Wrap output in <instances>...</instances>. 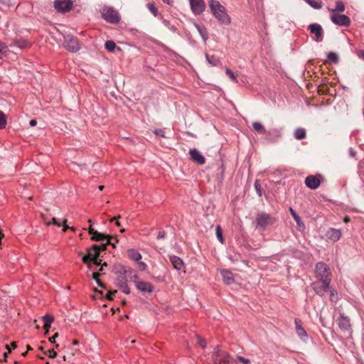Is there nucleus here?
Segmentation results:
<instances>
[{"label": "nucleus", "mask_w": 364, "mask_h": 364, "mask_svg": "<svg viewBox=\"0 0 364 364\" xmlns=\"http://www.w3.org/2000/svg\"><path fill=\"white\" fill-rule=\"evenodd\" d=\"M315 272L318 282L312 283L313 289L317 295L323 296L331 282V269L326 263L320 262L316 264Z\"/></svg>", "instance_id": "obj_1"}, {"label": "nucleus", "mask_w": 364, "mask_h": 364, "mask_svg": "<svg viewBox=\"0 0 364 364\" xmlns=\"http://www.w3.org/2000/svg\"><path fill=\"white\" fill-rule=\"evenodd\" d=\"M208 3L211 13L220 23L229 25L231 23L230 17L227 14L225 8L218 1L210 0Z\"/></svg>", "instance_id": "obj_2"}, {"label": "nucleus", "mask_w": 364, "mask_h": 364, "mask_svg": "<svg viewBox=\"0 0 364 364\" xmlns=\"http://www.w3.org/2000/svg\"><path fill=\"white\" fill-rule=\"evenodd\" d=\"M277 222V218L272 215L264 211L258 212L253 222L256 229L259 231H264L267 228L274 225Z\"/></svg>", "instance_id": "obj_3"}, {"label": "nucleus", "mask_w": 364, "mask_h": 364, "mask_svg": "<svg viewBox=\"0 0 364 364\" xmlns=\"http://www.w3.org/2000/svg\"><path fill=\"white\" fill-rule=\"evenodd\" d=\"M90 224V226L88 229L89 234L92 235L91 239L92 240L95 241H102V240H107L105 243L100 245V251H105L107 248V246L109 244H111L110 238L111 237L108 235H105L101 232H97V230H94L92 228V220H89L88 221Z\"/></svg>", "instance_id": "obj_4"}, {"label": "nucleus", "mask_w": 364, "mask_h": 364, "mask_svg": "<svg viewBox=\"0 0 364 364\" xmlns=\"http://www.w3.org/2000/svg\"><path fill=\"white\" fill-rule=\"evenodd\" d=\"M63 38V46L68 50L75 53L80 50L79 42L75 37L70 34H65Z\"/></svg>", "instance_id": "obj_5"}, {"label": "nucleus", "mask_w": 364, "mask_h": 364, "mask_svg": "<svg viewBox=\"0 0 364 364\" xmlns=\"http://www.w3.org/2000/svg\"><path fill=\"white\" fill-rule=\"evenodd\" d=\"M103 18L111 23H117L120 21V16L117 11L112 8H105L102 12Z\"/></svg>", "instance_id": "obj_6"}, {"label": "nucleus", "mask_w": 364, "mask_h": 364, "mask_svg": "<svg viewBox=\"0 0 364 364\" xmlns=\"http://www.w3.org/2000/svg\"><path fill=\"white\" fill-rule=\"evenodd\" d=\"M133 270L131 268H125L121 267L119 269L115 271V274H117V277L115 279V284L119 285L124 284L127 282V275L133 273Z\"/></svg>", "instance_id": "obj_7"}, {"label": "nucleus", "mask_w": 364, "mask_h": 364, "mask_svg": "<svg viewBox=\"0 0 364 364\" xmlns=\"http://www.w3.org/2000/svg\"><path fill=\"white\" fill-rule=\"evenodd\" d=\"M73 1L71 0H55L54 8L60 13H65L71 10Z\"/></svg>", "instance_id": "obj_8"}, {"label": "nucleus", "mask_w": 364, "mask_h": 364, "mask_svg": "<svg viewBox=\"0 0 364 364\" xmlns=\"http://www.w3.org/2000/svg\"><path fill=\"white\" fill-rule=\"evenodd\" d=\"M311 33L315 34L314 41L319 43L323 39V31L322 26L318 23H311L308 26Z\"/></svg>", "instance_id": "obj_9"}, {"label": "nucleus", "mask_w": 364, "mask_h": 364, "mask_svg": "<svg viewBox=\"0 0 364 364\" xmlns=\"http://www.w3.org/2000/svg\"><path fill=\"white\" fill-rule=\"evenodd\" d=\"M332 22L341 26H348L350 24V19L345 14H332L331 16Z\"/></svg>", "instance_id": "obj_10"}, {"label": "nucleus", "mask_w": 364, "mask_h": 364, "mask_svg": "<svg viewBox=\"0 0 364 364\" xmlns=\"http://www.w3.org/2000/svg\"><path fill=\"white\" fill-rule=\"evenodd\" d=\"M190 5L191 11L195 15L201 14L205 9L203 0H190Z\"/></svg>", "instance_id": "obj_11"}, {"label": "nucleus", "mask_w": 364, "mask_h": 364, "mask_svg": "<svg viewBox=\"0 0 364 364\" xmlns=\"http://www.w3.org/2000/svg\"><path fill=\"white\" fill-rule=\"evenodd\" d=\"M30 46L31 43L26 39L23 38H15L8 45L9 47L12 48H16L19 49H26L29 48Z\"/></svg>", "instance_id": "obj_12"}, {"label": "nucleus", "mask_w": 364, "mask_h": 364, "mask_svg": "<svg viewBox=\"0 0 364 364\" xmlns=\"http://www.w3.org/2000/svg\"><path fill=\"white\" fill-rule=\"evenodd\" d=\"M189 154L192 161L198 163L200 165L205 164V157L196 149H190Z\"/></svg>", "instance_id": "obj_13"}, {"label": "nucleus", "mask_w": 364, "mask_h": 364, "mask_svg": "<svg viewBox=\"0 0 364 364\" xmlns=\"http://www.w3.org/2000/svg\"><path fill=\"white\" fill-rule=\"evenodd\" d=\"M306 186L312 189H316L321 184V181L318 178L315 176H309L305 179Z\"/></svg>", "instance_id": "obj_14"}, {"label": "nucleus", "mask_w": 364, "mask_h": 364, "mask_svg": "<svg viewBox=\"0 0 364 364\" xmlns=\"http://www.w3.org/2000/svg\"><path fill=\"white\" fill-rule=\"evenodd\" d=\"M326 236L328 238V240H329L332 242H336L341 237V230L335 229V228H329L326 233Z\"/></svg>", "instance_id": "obj_15"}, {"label": "nucleus", "mask_w": 364, "mask_h": 364, "mask_svg": "<svg viewBox=\"0 0 364 364\" xmlns=\"http://www.w3.org/2000/svg\"><path fill=\"white\" fill-rule=\"evenodd\" d=\"M266 139L269 141H273L279 138L282 135V129L272 128L266 131L265 132Z\"/></svg>", "instance_id": "obj_16"}, {"label": "nucleus", "mask_w": 364, "mask_h": 364, "mask_svg": "<svg viewBox=\"0 0 364 364\" xmlns=\"http://www.w3.org/2000/svg\"><path fill=\"white\" fill-rule=\"evenodd\" d=\"M294 323L297 335L301 340L306 341L308 338V334L306 330L301 326V320L299 318H295Z\"/></svg>", "instance_id": "obj_17"}, {"label": "nucleus", "mask_w": 364, "mask_h": 364, "mask_svg": "<svg viewBox=\"0 0 364 364\" xmlns=\"http://www.w3.org/2000/svg\"><path fill=\"white\" fill-rule=\"evenodd\" d=\"M169 260L171 262L173 267L174 269L180 271L183 270L185 268L184 263L179 257H177L176 255H171L169 256Z\"/></svg>", "instance_id": "obj_18"}, {"label": "nucleus", "mask_w": 364, "mask_h": 364, "mask_svg": "<svg viewBox=\"0 0 364 364\" xmlns=\"http://www.w3.org/2000/svg\"><path fill=\"white\" fill-rule=\"evenodd\" d=\"M136 289L141 292L151 293L154 291L153 285L148 282L140 281L136 282Z\"/></svg>", "instance_id": "obj_19"}, {"label": "nucleus", "mask_w": 364, "mask_h": 364, "mask_svg": "<svg viewBox=\"0 0 364 364\" xmlns=\"http://www.w3.org/2000/svg\"><path fill=\"white\" fill-rule=\"evenodd\" d=\"M340 328L343 331H348L350 328V319L348 316L341 314L338 321Z\"/></svg>", "instance_id": "obj_20"}, {"label": "nucleus", "mask_w": 364, "mask_h": 364, "mask_svg": "<svg viewBox=\"0 0 364 364\" xmlns=\"http://www.w3.org/2000/svg\"><path fill=\"white\" fill-rule=\"evenodd\" d=\"M43 221H44V223L47 225H50L51 224H53V225H56L57 227L63 226V230L64 232H65L69 228V227L66 225V220L65 219L63 220V223L59 222L58 220H57L55 218H53L51 221L48 220L46 218H44Z\"/></svg>", "instance_id": "obj_21"}, {"label": "nucleus", "mask_w": 364, "mask_h": 364, "mask_svg": "<svg viewBox=\"0 0 364 364\" xmlns=\"http://www.w3.org/2000/svg\"><path fill=\"white\" fill-rule=\"evenodd\" d=\"M221 275L223 277V279L224 282L226 284L229 285V284L234 283L235 279L233 278L232 273L230 271L223 269L221 271Z\"/></svg>", "instance_id": "obj_22"}, {"label": "nucleus", "mask_w": 364, "mask_h": 364, "mask_svg": "<svg viewBox=\"0 0 364 364\" xmlns=\"http://www.w3.org/2000/svg\"><path fill=\"white\" fill-rule=\"evenodd\" d=\"M194 26L200 33L203 41L205 43L208 38V34L206 28L204 26L198 23H194Z\"/></svg>", "instance_id": "obj_23"}, {"label": "nucleus", "mask_w": 364, "mask_h": 364, "mask_svg": "<svg viewBox=\"0 0 364 364\" xmlns=\"http://www.w3.org/2000/svg\"><path fill=\"white\" fill-rule=\"evenodd\" d=\"M43 321L44 328H46V334L48 333V330L50 328V324L53 321V316L49 314H46L42 317Z\"/></svg>", "instance_id": "obj_24"}, {"label": "nucleus", "mask_w": 364, "mask_h": 364, "mask_svg": "<svg viewBox=\"0 0 364 364\" xmlns=\"http://www.w3.org/2000/svg\"><path fill=\"white\" fill-rule=\"evenodd\" d=\"M100 251V246L99 245H93L92 246L91 249L88 251L92 260L99 258Z\"/></svg>", "instance_id": "obj_25"}, {"label": "nucleus", "mask_w": 364, "mask_h": 364, "mask_svg": "<svg viewBox=\"0 0 364 364\" xmlns=\"http://www.w3.org/2000/svg\"><path fill=\"white\" fill-rule=\"evenodd\" d=\"M128 257L134 261H139L141 259V255L134 249H129L127 250Z\"/></svg>", "instance_id": "obj_26"}, {"label": "nucleus", "mask_w": 364, "mask_h": 364, "mask_svg": "<svg viewBox=\"0 0 364 364\" xmlns=\"http://www.w3.org/2000/svg\"><path fill=\"white\" fill-rule=\"evenodd\" d=\"M328 10L332 13V14H336L335 12H343L345 11V5L343 1H336V8L335 9H331L328 8Z\"/></svg>", "instance_id": "obj_27"}, {"label": "nucleus", "mask_w": 364, "mask_h": 364, "mask_svg": "<svg viewBox=\"0 0 364 364\" xmlns=\"http://www.w3.org/2000/svg\"><path fill=\"white\" fill-rule=\"evenodd\" d=\"M205 58L208 63L212 66H218L222 64L220 60L215 56H210L208 53L205 54Z\"/></svg>", "instance_id": "obj_28"}, {"label": "nucleus", "mask_w": 364, "mask_h": 364, "mask_svg": "<svg viewBox=\"0 0 364 364\" xmlns=\"http://www.w3.org/2000/svg\"><path fill=\"white\" fill-rule=\"evenodd\" d=\"M223 358L220 359L219 364H234L235 360L232 358L229 354L224 353Z\"/></svg>", "instance_id": "obj_29"}, {"label": "nucleus", "mask_w": 364, "mask_h": 364, "mask_svg": "<svg viewBox=\"0 0 364 364\" xmlns=\"http://www.w3.org/2000/svg\"><path fill=\"white\" fill-rule=\"evenodd\" d=\"M294 137L296 139H302L306 137V130L303 128H297L294 132Z\"/></svg>", "instance_id": "obj_30"}, {"label": "nucleus", "mask_w": 364, "mask_h": 364, "mask_svg": "<svg viewBox=\"0 0 364 364\" xmlns=\"http://www.w3.org/2000/svg\"><path fill=\"white\" fill-rule=\"evenodd\" d=\"M309 6L315 9H320L323 6L321 1H317L315 0H304Z\"/></svg>", "instance_id": "obj_31"}, {"label": "nucleus", "mask_w": 364, "mask_h": 364, "mask_svg": "<svg viewBox=\"0 0 364 364\" xmlns=\"http://www.w3.org/2000/svg\"><path fill=\"white\" fill-rule=\"evenodd\" d=\"M252 127L255 132L265 134L266 130L264 129V126L261 123L257 122H253Z\"/></svg>", "instance_id": "obj_32"}, {"label": "nucleus", "mask_w": 364, "mask_h": 364, "mask_svg": "<svg viewBox=\"0 0 364 364\" xmlns=\"http://www.w3.org/2000/svg\"><path fill=\"white\" fill-rule=\"evenodd\" d=\"M327 291H329L330 292V300L332 301V302H334L336 303L338 299V293H337V291L333 288H331L329 287V289Z\"/></svg>", "instance_id": "obj_33"}, {"label": "nucleus", "mask_w": 364, "mask_h": 364, "mask_svg": "<svg viewBox=\"0 0 364 364\" xmlns=\"http://www.w3.org/2000/svg\"><path fill=\"white\" fill-rule=\"evenodd\" d=\"M289 211H290L293 218L296 221L297 225L301 226V224H302V222H301V219L299 216V215L296 213V211L292 208H289Z\"/></svg>", "instance_id": "obj_34"}, {"label": "nucleus", "mask_w": 364, "mask_h": 364, "mask_svg": "<svg viewBox=\"0 0 364 364\" xmlns=\"http://www.w3.org/2000/svg\"><path fill=\"white\" fill-rule=\"evenodd\" d=\"M105 47L109 52H113L116 48V44L113 41L109 40L105 42Z\"/></svg>", "instance_id": "obj_35"}, {"label": "nucleus", "mask_w": 364, "mask_h": 364, "mask_svg": "<svg viewBox=\"0 0 364 364\" xmlns=\"http://www.w3.org/2000/svg\"><path fill=\"white\" fill-rule=\"evenodd\" d=\"M328 60L333 63H337L338 62V56L336 53L330 52L327 55Z\"/></svg>", "instance_id": "obj_36"}, {"label": "nucleus", "mask_w": 364, "mask_h": 364, "mask_svg": "<svg viewBox=\"0 0 364 364\" xmlns=\"http://www.w3.org/2000/svg\"><path fill=\"white\" fill-rule=\"evenodd\" d=\"M7 124L6 116L3 111L0 110V129L5 128Z\"/></svg>", "instance_id": "obj_37"}, {"label": "nucleus", "mask_w": 364, "mask_h": 364, "mask_svg": "<svg viewBox=\"0 0 364 364\" xmlns=\"http://www.w3.org/2000/svg\"><path fill=\"white\" fill-rule=\"evenodd\" d=\"M9 46L0 41V58L9 52Z\"/></svg>", "instance_id": "obj_38"}, {"label": "nucleus", "mask_w": 364, "mask_h": 364, "mask_svg": "<svg viewBox=\"0 0 364 364\" xmlns=\"http://www.w3.org/2000/svg\"><path fill=\"white\" fill-rule=\"evenodd\" d=\"M146 6L154 16H157L158 9L156 8V6L154 4L149 3V4H147Z\"/></svg>", "instance_id": "obj_39"}, {"label": "nucleus", "mask_w": 364, "mask_h": 364, "mask_svg": "<svg viewBox=\"0 0 364 364\" xmlns=\"http://www.w3.org/2000/svg\"><path fill=\"white\" fill-rule=\"evenodd\" d=\"M215 233H216V236H217L218 240L221 243H223V232H222V230H221V228H220V225H218V226L216 227V229H215Z\"/></svg>", "instance_id": "obj_40"}, {"label": "nucleus", "mask_w": 364, "mask_h": 364, "mask_svg": "<svg viewBox=\"0 0 364 364\" xmlns=\"http://www.w3.org/2000/svg\"><path fill=\"white\" fill-rule=\"evenodd\" d=\"M122 292H124V294H130V289L127 284V282L124 284H122V285H119V287H117Z\"/></svg>", "instance_id": "obj_41"}, {"label": "nucleus", "mask_w": 364, "mask_h": 364, "mask_svg": "<svg viewBox=\"0 0 364 364\" xmlns=\"http://www.w3.org/2000/svg\"><path fill=\"white\" fill-rule=\"evenodd\" d=\"M162 23H163V24H164L166 27H167L170 31H173V32H175V31H176V27H175L174 26L171 25V23H170L169 21H168L167 19H164H164L162 20Z\"/></svg>", "instance_id": "obj_42"}, {"label": "nucleus", "mask_w": 364, "mask_h": 364, "mask_svg": "<svg viewBox=\"0 0 364 364\" xmlns=\"http://www.w3.org/2000/svg\"><path fill=\"white\" fill-rule=\"evenodd\" d=\"M225 73L230 77V78H231L232 81H234L235 82H237L236 75L232 72L230 69L226 68Z\"/></svg>", "instance_id": "obj_43"}, {"label": "nucleus", "mask_w": 364, "mask_h": 364, "mask_svg": "<svg viewBox=\"0 0 364 364\" xmlns=\"http://www.w3.org/2000/svg\"><path fill=\"white\" fill-rule=\"evenodd\" d=\"M95 264L97 265V266H100L101 265V267L100 269V271H102L103 270V267L107 266V262H104L103 264L101 263L102 262V259H99V258H97V259H92V260Z\"/></svg>", "instance_id": "obj_44"}, {"label": "nucleus", "mask_w": 364, "mask_h": 364, "mask_svg": "<svg viewBox=\"0 0 364 364\" xmlns=\"http://www.w3.org/2000/svg\"><path fill=\"white\" fill-rule=\"evenodd\" d=\"M236 358H237V360L240 361L242 364H250V359L244 358L241 355H237Z\"/></svg>", "instance_id": "obj_45"}, {"label": "nucleus", "mask_w": 364, "mask_h": 364, "mask_svg": "<svg viewBox=\"0 0 364 364\" xmlns=\"http://www.w3.org/2000/svg\"><path fill=\"white\" fill-rule=\"evenodd\" d=\"M154 134L159 137H166L164 129H158L154 130Z\"/></svg>", "instance_id": "obj_46"}, {"label": "nucleus", "mask_w": 364, "mask_h": 364, "mask_svg": "<svg viewBox=\"0 0 364 364\" xmlns=\"http://www.w3.org/2000/svg\"><path fill=\"white\" fill-rule=\"evenodd\" d=\"M45 353L51 358H54L57 355V353L54 350H48Z\"/></svg>", "instance_id": "obj_47"}, {"label": "nucleus", "mask_w": 364, "mask_h": 364, "mask_svg": "<svg viewBox=\"0 0 364 364\" xmlns=\"http://www.w3.org/2000/svg\"><path fill=\"white\" fill-rule=\"evenodd\" d=\"M198 344L200 345L203 348H205L206 346V342L205 339L198 337Z\"/></svg>", "instance_id": "obj_48"}, {"label": "nucleus", "mask_w": 364, "mask_h": 364, "mask_svg": "<svg viewBox=\"0 0 364 364\" xmlns=\"http://www.w3.org/2000/svg\"><path fill=\"white\" fill-rule=\"evenodd\" d=\"M138 267L139 269L141 270V271H144L147 268V265L145 262H138Z\"/></svg>", "instance_id": "obj_49"}, {"label": "nucleus", "mask_w": 364, "mask_h": 364, "mask_svg": "<svg viewBox=\"0 0 364 364\" xmlns=\"http://www.w3.org/2000/svg\"><path fill=\"white\" fill-rule=\"evenodd\" d=\"M82 259L85 264H89L90 262L92 261V259H91L90 256L89 255V253L87 254V255L83 256Z\"/></svg>", "instance_id": "obj_50"}, {"label": "nucleus", "mask_w": 364, "mask_h": 364, "mask_svg": "<svg viewBox=\"0 0 364 364\" xmlns=\"http://www.w3.org/2000/svg\"><path fill=\"white\" fill-rule=\"evenodd\" d=\"M130 276V279L131 280L135 283V285L136 286V282H139V281L138 280L139 279V277L137 276V274H134L133 275L131 274H129Z\"/></svg>", "instance_id": "obj_51"}, {"label": "nucleus", "mask_w": 364, "mask_h": 364, "mask_svg": "<svg viewBox=\"0 0 364 364\" xmlns=\"http://www.w3.org/2000/svg\"><path fill=\"white\" fill-rule=\"evenodd\" d=\"M214 355L216 356V357H219V356H222V354H221V350L219 348L218 346H217L215 349H214V352H213Z\"/></svg>", "instance_id": "obj_52"}, {"label": "nucleus", "mask_w": 364, "mask_h": 364, "mask_svg": "<svg viewBox=\"0 0 364 364\" xmlns=\"http://www.w3.org/2000/svg\"><path fill=\"white\" fill-rule=\"evenodd\" d=\"M117 293V291L114 290L113 291H109L107 294V298L109 299V300H112L114 299V296L115 295V294Z\"/></svg>", "instance_id": "obj_53"}, {"label": "nucleus", "mask_w": 364, "mask_h": 364, "mask_svg": "<svg viewBox=\"0 0 364 364\" xmlns=\"http://www.w3.org/2000/svg\"><path fill=\"white\" fill-rule=\"evenodd\" d=\"M255 189H256V191L258 194L259 196H262V191H261V189H260V187H259V185L258 184V181H255Z\"/></svg>", "instance_id": "obj_54"}, {"label": "nucleus", "mask_w": 364, "mask_h": 364, "mask_svg": "<svg viewBox=\"0 0 364 364\" xmlns=\"http://www.w3.org/2000/svg\"><path fill=\"white\" fill-rule=\"evenodd\" d=\"M166 233L164 230L160 231L157 235V239L161 240L165 238Z\"/></svg>", "instance_id": "obj_55"}, {"label": "nucleus", "mask_w": 364, "mask_h": 364, "mask_svg": "<svg viewBox=\"0 0 364 364\" xmlns=\"http://www.w3.org/2000/svg\"><path fill=\"white\" fill-rule=\"evenodd\" d=\"M58 336V333H55L53 336L50 337L49 338V341L52 343H55V338Z\"/></svg>", "instance_id": "obj_56"}, {"label": "nucleus", "mask_w": 364, "mask_h": 364, "mask_svg": "<svg viewBox=\"0 0 364 364\" xmlns=\"http://www.w3.org/2000/svg\"><path fill=\"white\" fill-rule=\"evenodd\" d=\"M36 124H37V121H36V119H31V120H30V122H29V125H30L31 127H34V126H36Z\"/></svg>", "instance_id": "obj_57"}, {"label": "nucleus", "mask_w": 364, "mask_h": 364, "mask_svg": "<svg viewBox=\"0 0 364 364\" xmlns=\"http://www.w3.org/2000/svg\"><path fill=\"white\" fill-rule=\"evenodd\" d=\"M100 276V273H93L92 279L95 280H97V279L99 278Z\"/></svg>", "instance_id": "obj_58"}, {"label": "nucleus", "mask_w": 364, "mask_h": 364, "mask_svg": "<svg viewBox=\"0 0 364 364\" xmlns=\"http://www.w3.org/2000/svg\"><path fill=\"white\" fill-rule=\"evenodd\" d=\"M97 284H98V286L102 287H103V284L102 283L100 282V280L99 279V278L97 279V280H95Z\"/></svg>", "instance_id": "obj_59"}, {"label": "nucleus", "mask_w": 364, "mask_h": 364, "mask_svg": "<svg viewBox=\"0 0 364 364\" xmlns=\"http://www.w3.org/2000/svg\"><path fill=\"white\" fill-rule=\"evenodd\" d=\"M359 57H360V58H362L363 59H364V51H361V52L359 53Z\"/></svg>", "instance_id": "obj_60"}, {"label": "nucleus", "mask_w": 364, "mask_h": 364, "mask_svg": "<svg viewBox=\"0 0 364 364\" xmlns=\"http://www.w3.org/2000/svg\"><path fill=\"white\" fill-rule=\"evenodd\" d=\"M5 347H6V349H7V350H8V351H7V352H8V353H10L11 352V348H10L9 346H7V345H6V346H5Z\"/></svg>", "instance_id": "obj_61"}, {"label": "nucleus", "mask_w": 364, "mask_h": 364, "mask_svg": "<svg viewBox=\"0 0 364 364\" xmlns=\"http://www.w3.org/2000/svg\"><path fill=\"white\" fill-rule=\"evenodd\" d=\"M165 4H171V0H162Z\"/></svg>", "instance_id": "obj_62"}, {"label": "nucleus", "mask_w": 364, "mask_h": 364, "mask_svg": "<svg viewBox=\"0 0 364 364\" xmlns=\"http://www.w3.org/2000/svg\"><path fill=\"white\" fill-rule=\"evenodd\" d=\"M78 343H79V342H78V341H77V340H74V341H73V345H77Z\"/></svg>", "instance_id": "obj_63"}, {"label": "nucleus", "mask_w": 364, "mask_h": 364, "mask_svg": "<svg viewBox=\"0 0 364 364\" xmlns=\"http://www.w3.org/2000/svg\"><path fill=\"white\" fill-rule=\"evenodd\" d=\"M11 346L15 348L16 347V344L15 342L11 343Z\"/></svg>", "instance_id": "obj_64"}]
</instances>
